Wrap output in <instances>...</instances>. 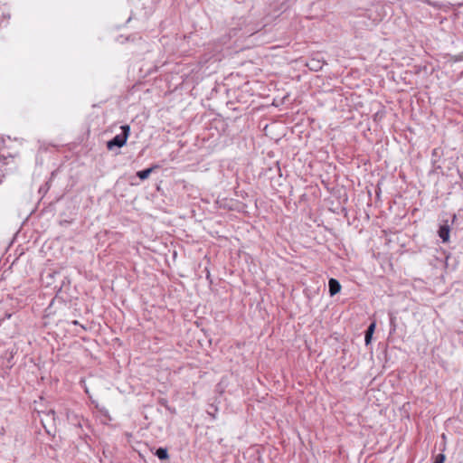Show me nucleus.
I'll return each mask as SVG.
<instances>
[{
    "label": "nucleus",
    "mask_w": 463,
    "mask_h": 463,
    "mask_svg": "<svg viewBox=\"0 0 463 463\" xmlns=\"http://www.w3.org/2000/svg\"><path fill=\"white\" fill-rule=\"evenodd\" d=\"M328 290L331 297L336 295L341 290V285L336 279H330L328 281Z\"/></svg>",
    "instance_id": "obj_3"
},
{
    "label": "nucleus",
    "mask_w": 463,
    "mask_h": 463,
    "mask_svg": "<svg viewBox=\"0 0 463 463\" xmlns=\"http://www.w3.org/2000/svg\"><path fill=\"white\" fill-rule=\"evenodd\" d=\"M71 324H72V325H75V326L80 325L79 321H77V320H73V321L71 322Z\"/></svg>",
    "instance_id": "obj_16"
},
{
    "label": "nucleus",
    "mask_w": 463,
    "mask_h": 463,
    "mask_svg": "<svg viewBox=\"0 0 463 463\" xmlns=\"http://www.w3.org/2000/svg\"><path fill=\"white\" fill-rule=\"evenodd\" d=\"M80 326H81V328H82L83 330H86V329H87V328H86L84 326H82V325H80Z\"/></svg>",
    "instance_id": "obj_17"
},
{
    "label": "nucleus",
    "mask_w": 463,
    "mask_h": 463,
    "mask_svg": "<svg viewBox=\"0 0 463 463\" xmlns=\"http://www.w3.org/2000/svg\"><path fill=\"white\" fill-rule=\"evenodd\" d=\"M396 331V317L393 314H390V334Z\"/></svg>",
    "instance_id": "obj_9"
},
{
    "label": "nucleus",
    "mask_w": 463,
    "mask_h": 463,
    "mask_svg": "<svg viewBox=\"0 0 463 463\" xmlns=\"http://www.w3.org/2000/svg\"><path fill=\"white\" fill-rule=\"evenodd\" d=\"M323 65H324V62L316 58H311L307 62V66L309 68V70L314 71H317L321 70Z\"/></svg>",
    "instance_id": "obj_5"
},
{
    "label": "nucleus",
    "mask_w": 463,
    "mask_h": 463,
    "mask_svg": "<svg viewBox=\"0 0 463 463\" xmlns=\"http://www.w3.org/2000/svg\"><path fill=\"white\" fill-rule=\"evenodd\" d=\"M206 279L210 281V283L213 282L212 279H211V274H210V271L208 269H206Z\"/></svg>",
    "instance_id": "obj_14"
},
{
    "label": "nucleus",
    "mask_w": 463,
    "mask_h": 463,
    "mask_svg": "<svg viewBox=\"0 0 463 463\" xmlns=\"http://www.w3.org/2000/svg\"><path fill=\"white\" fill-rule=\"evenodd\" d=\"M155 455L160 459V460H165L169 458L167 449L165 448H158L156 451L155 452Z\"/></svg>",
    "instance_id": "obj_8"
},
{
    "label": "nucleus",
    "mask_w": 463,
    "mask_h": 463,
    "mask_svg": "<svg viewBox=\"0 0 463 463\" xmlns=\"http://www.w3.org/2000/svg\"><path fill=\"white\" fill-rule=\"evenodd\" d=\"M158 403L164 407H165L167 410L171 411L170 407L167 404V401L165 398L158 399Z\"/></svg>",
    "instance_id": "obj_12"
},
{
    "label": "nucleus",
    "mask_w": 463,
    "mask_h": 463,
    "mask_svg": "<svg viewBox=\"0 0 463 463\" xmlns=\"http://www.w3.org/2000/svg\"><path fill=\"white\" fill-rule=\"evenodd\" d=\"M37 412H38V415H39V416L41 415V413H43V414H44V416H45V418H46V419L44 420V419L41 418V419H40V421H41V423H42L43 427L44 428L46 434H47V435H50V434H51V430H49V429L47 428L46 423H45V420H46V421H49V420H52V421H53V420H54V414H55L54 411H53V410H52V409H50L47 412H44V411H38Z\"/></svg>",
    "instance_id": "obj_2"
},
{
    "label": "nucleus",
    "mask_w": 463,
    "mask_h": 463,
    "mask_svg": "<svg viewBox=\"0 0 463 463\" xmlns=\"http://www.w3.org/2000/svg\"><path fill=\"white\" fill-rule=\"evenodd\" d=\"M445 443H446V436L442 435L441 436V445L445 446Z\"/></svg>",
    "instance_id": "obj_15"
},
{
    "label": "nucleus",
    "mask_w": 463,
    "mask_h": 463,
    "mask_svg": "<svg viewBox=\"0 0 463 463\" xmlns=\"http://www.w3.org/2000/svg\"><path fill=\"white\" fill-rule=\"evenodd\" d=\"M159 166L157 165H153L151 167H148L146 169H144V170H141V171H137V176L140 179V180H146L149 177L150 174L152 172H154L156 169H157Z\"/></svg>",
    "instance_id": "obj_6"
},
{
    "label": "nucleus",
    "mask_w": 463,
    "mask_h": 463,
    "mask_svg": "<svg viewBox=\"0 0 463 463\" xmlns=\"http://www.w3.org/2000/svg\"><path fill=\"white\" fill-rule=\"evenodd\" d=\"M14 315V312H8L6 311L3 317V318H1L0 320V324L5 320V319H9L12 317V316Z\"/></svg>",
    "instance_id": "obj_13"
},
{
    "label": "nucleus",
    "mask_w": 463,
    "mask_h": 463,
    "mask_svg": "<svg viewBox=\"0 0 463 463\" xmlns=\"http://www.w3.org/2000/svg\"><path fill=\"white\" fill-rule=\"evenodd\" d=\"M445 455L442 453H439L436 456L435 460L433 463H444L445 461Z\"/></svg>",
    "instance_id": "obj_10"
},
{
    "label": "nucleus",
    "mask_w": 463,
    "mask_h": 463,
    "mask_svg": "<svg viewBox=\"0 0 463 463\" xmlns=\"http://www.w3.org/2000/svg\"><path fill=\"white\" fill-rule=\"evenodd\" d=\"M449 226L445 224L441 225L439 229V236L442 240L443 242H446L449 239Z\"/></svg>",
    "instance_id": "obj_7"
},
{
    "label": "nucleus",
    "mask_w": 463,
    "mask_h": 463,
    "mask_svg": "<svg viewBox=\"0 0 463 463\" xmlns=\"http://www.w3.org/2000/svg\"><path fill=\"white\" fill-rule=\"evenodd\" d=\"M121 133L116 135L113 138L107 142V148L113 150L115 147H122L126 145L127 140L130 134V127L128 125H123L120 127Z\"/></svg>",
    "instance_id": "obj_1"
},
{
    "label": "nucleus",
    "mask_w": 463,
    "mask_h": 463,
    "mask_svg": "<svg viewBox=\"0 0 463 463\" xmlns=\"http://www.w3.org/2000/svg\"><path fill=\"white\" fill-rule=\"evenodd\" d=\"M375 327H376V322L373 321L368 326L367 329L365 330V332H364V342H365L366 345L371 344L372 339H373V333L375 331Z\"/></svg>",
    "instance_id": "obj_4"
},
{
    "label": "nucleus",
    "mask_w": 463,
    "mask_h": 463,
    "mask_svg": "<svg viewBox=\"0 0 463 463\" xmlns=\"http://www.w3.org/2000/svg\"><path fill=\"white\" fill-rule=\"evenodd\" d=\"M217 411V407H215L214 405L211 404L209 406V409L207 410V413L209 415H212L213 418L215 417L214 416V413Z\"/></svg>",
    "instance_id": "obj_11"
}]
</instances>
